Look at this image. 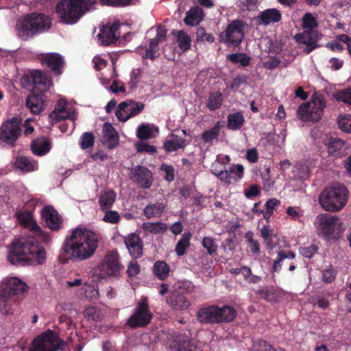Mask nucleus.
Listing matches in <instances>:
<instances>
[{"instance_id":"nucleus-16","label":"nucleus","mask_w":351,"mask_h":351,"mask_svg":"<svg viewBox=\"0 0 351 351\" xmlns=\"http://www.w3.org/2000/svg\"><path fill=\"white\" fill-rule=\"evenodd\" d=\"M40 64L44 69L49 70L56 75H60L63 72L64 60L58 53H47L39 57Z\"/></svg>"},{"instance_id":"nucleus-10","label":"nucleus","mask_w":351,"mask_h":351,"mask_svg":"<svg viewBox=\"0 0 351 351\" xmlns=\"http://www.w3.org/2000/svg\"><path fill=\"white\" fill-rule=\"evenodd\" d=\"M21 120L12 117L3 122L0 127V145L13 147L21 134Z\"/></svg>"},{"instance_id":"nucleus-49","label":"nucleus","mask_w":351,"mask_h":351,"mask_svg":"<svg viewBox=\"0 0 351 351\" xmlns=\"http://www.w3.org/2000/svg\"><path fill=\"white\" fill-rule=\"evenodd\" d=\"M253 237L254 234L252 231H248L245 234V238L247 243V247L253 254H259L261 253L260 243L257 240L254 239Z\"/></svg>"},{"instance_id":"nucleus-20","label":"nucleus","mask_w":351,"mask_h":351,"mask_svg":"<svg viewBox=\"0 0 351 351\" xmlns=\"http://www.w3.org/2000/svg\"><path fill=\"white\" fill-rule=\"evenodd\" d=\"M46 226L51 231H59L63 227V219L52 206H45L41 211Z\"/></svg>"},{"instance_id":"nucleus-12","label":"nucleus","mask_w":351,"mask_h":351,"mask_svg":"<svg viewBox=\"0 0 351 351\" xmlns=\"http://www.w3.org/2000/svg\"><path fill=\"white\" fill-rule=\"evenodd\" d=\"M21 84L25 88H32L34 91L45 93L49 90L52 81L40 70H32L23 75Z\"/></svg>"},{"instance_id":"nucleus-53","label":"nucleus","mask_w":351,"mask_h":351,"mask_svg":"<svg viewBox=\"0 0 351 351\" xmlns=\"http://www.w3.org/2000/svg\"><path fill=\"white\" fill-rule=\"evenodd\" d=\"M105 213V215L104 216L103 221L106 223H110L112 224H115L119 222L120 221V215L116 210H104Z\"/></svg>"},{"instance_id":"nucleus-61","label":"nucleus","mask_w":351,"mask_h":351,"mask_svg":"<svg viewBox=\"0 0 351 351\" xmlns=\"http://www.w3.org/2000/svg\"><path fill=\"white\" fill-rule=\"evenodd\" d=\"M136 149L138 152H146L153 154L156 152V148L146 143H139L136 145Z\"/></svg>"},{"instance_id":"nucleus-2","label":"nucleus","mask_w":351,"mask_h":351,"mask_svg":"<svg viewBox=\"0 0 351 351\" xmlns=\"http://www.w3.org/2000/svg\"><path fill=\"white\" fill-rule=\"evenodd\" d=\"M8 260L14 265H42L46 260V252L34 238L18 239L13 242Z\"/></svg>"},{"instance_id":"nucleus-32","label":"nucleus","mask_w":351,"mask_h":351,"mask_svg":"<svg viewBox=\"0 0 351 351\" xmlns=\"http://www.w3.org/2000/svg\"><path fill=\"white\" fill-rule=\"evenodd\" d=\"M258 18L261 19V23L269 25L271 23L279 22L282 19V15L278 10L271 8L261 12Z\"/></svg>"},{"instance_id":"nucleus-60","label":"nucleus","mask_w":351,"mask_h":351,"mask_svg":"<svg viewBox=\"0 0 351 351\" xmlns=\"http://www.w3.org/2000/svg\"><path fill=\"white\" fill-rule=\"evenodd\" d=\"M176 351H197L195 344L190 340L179 342Z\"/></svg>"},{"instance_id":"nucleus-29","label":"nucleus","mask_w":351,"mask_h":351,"mask_svg":"<svg viewBox=\"0 0 351 351\" xmlns=\"http://www.w3.org/2000/svg\"><path fill=\"white\" fill-rule=\"evenodd\" d=\"M51 145L49 140L45 137L37 138L31 144V149L36 156H44L51 149Z\"/></svg>"},{"instance_id":"nucleus-3","label":"nucleus","mask_w":351,"mask_h":351,"mask_svg":"<svg viewBox=\"0 0 351 351\" xmlns=\"http://www.w3.org/2000/svg\"><path fill=\"white\" fill-rule=\"evenodd\" d=\"M27 285L16 277L5 279L0 284V312L4 315L12 314L13 306L27 290Z\"/></svg>"},{"instance_id":"nucleus-17","label":"nucleus","mask_w":351,"mask_h":351,"mask_svg":"<svg viewBox=\"0 0 351 351\" xmlns=\"http://www.w3.org/2000/svg\"><path fill=\"white\" fill-rule=\"evenodd\" d=\"M322 38V34L318 30H304L303 32L295 35L294 39L299 45L306 47L305 51L309 53L319 47L317 42Z\"/></svg>"},{"instance_id":"nucleus-42","label":"nucleus","mask_w":351,"mask_h":351,"mask_svg":"<svg viewBox=\"0 0 351 351\" xmlns=\"http://www.w3.org/2000/svg\"><path fill=\"white\" fill-rule=\"evenodd\" d=\"M143 229L152 234H162L167 230V226L165 223L162 222L143 223L142 226Z\"/></svg>"},{"instance_id":"nucleus-57","label":"nucleus","mask_w":351,"mask_h":351,"mask_svg":"<svg viewBox=\"0 0 351 351\" xmlns=\"http://www.w3.org/2000/svg\"><path fill=\"white\" fill-rule=\"evenodd\" d=\"M338 125L341 130L351 133V114H346L339 119Z\"/></svg>"},{"instance_id":"nucleus-30","label":"nucleus","mask_w":351,"mask_h":351,"mask_svg":"<svg viewBox=\"0 0 351 351\" xmlns=\"http://www.w3.org/2000/svg\"><path fill=\"white\" fill-rule=\"evenodd\" d=\"M117 198V194L113 190H108L101 193L98 203L101 211L112 208Z\"/></svg>"},{"instance_id":"nucleus-21","label":"nucleus","mask_w":351,"mask_h":351,"mask_svg":"<svg viewBox=\"0 0 351 351\" xmlns=\"http://www.w3.org/2000/svg\"><path fill=\"white\" fill-rule=\"evenodd\" d=\"M167 304L174 311H185L191 305V301L180 291H172L166 297Z\"/></svg>"},{"instance_id":"nucleus-19","label":"nucleus","mask_w":351,"mask_h":351,"mask_svg":"<svg viewBox=\"0 0 351 351\" xmlns=\"http://www.w3.org/2000/svg\"><path fill=\"white\" fill-rule=\"evenodd\" d=\"M122 265L119 261V254L117 250L109 252L104 257L101 265V271L104 275L117 276L119 274Z\"/></svg>"},{"instance_id":"nucleus-11","label":"nucleus","mask_w":351,"mask_h":351,"mask_svg":"<svg viewBox=\"0 0 351 351\" xmlns=\"http://www.w3.org/2000/svg\"><path fill=\"white\" fill-rule=\"evenodd\" d=\"M64 346L65 342L53 330L49 329L34 339L29 351H59Z\"/></svg>"},{"instance_id":"nucleus-37","label":"nucleus","mask_w":351,"mask_h":351,"mask_svg":"<svg viewBox=\"0 0 351 351\" xmlns=\"http://www.w3.org/2000/svg\"><path fill=\"white\" fill-rule=\"evenodd\" d=\"M165 208V206L162 203L150 204L144 208L143 214L147 219L160 217Z\"/></svg>"},{"instance_id":"nucleus-58","label":"nucleus","mask_w":351,"mask_h":351,"mask_svg":"<svg viewBox=\"0 0 351 351\" xmlns=\"http://www.w3.org/2000/svg\"><path fill=\"white\" fill-rule=\"evenodd\" d=\"M196 34L198 41H207L210 43L215 41V37L211 34L207 33L204 27H199Z\"/></svg>"},{"instance_id":"nucleus-47","label":"nucleus","mask_w":351,"mask_h":351,"mask_svg":"<svg viewBox=\"0 0 351 351\" xmlns=\"http://www.w3.org/2000/svg\"><path fill=\"white\" fill-rule=\"evenodd\" d=\"M80 147L82 149H87L91 148L95 144V136L90 132H84L80 138Z\"/></svg>"},{"instance_id":"nucleus-9","label":"nucleus","mask_w":351,"mask_h":351,"mask_svg":"<svg viewBox=\"0 0 351 351\" xmlns=\"http://www.w3.org/2000/svg\"><path fill=\"white\" fill-rule=\"evenodd\" d=\"M153 317L147 298L142 297L128 319L126 325L131 328H144L151 323Z\"/></svg>"},{"instance_id":"nucleus-40","label":"nucleus","mask_w":351,"mask_h":351,"mask_svg":"<svg viewBox=\"0 0 351 351\" xmlns=\"http://www.w3.org/2000/svg\"><path fill=\"white\" fill-rule=\"evenodd\" d=\"M173 34L176 35V32ZM177 42L180 49L183 51H186L191 48V39L190 36L183 30H179L176 32Z\"/></svg>"},{"instance_id":"nucleus-8","label":"nucleus","mask_w":351,"mask_h":351,"mask_svg":"<svg viewBox=\"0 0 351 351\" xmlns=\"http://www.w3.org/2000/svg\"><path fill=\"white\" fill-rule=\"evenodd\" d=\"M326 102L322 95L313 94L312 100L304 103L298 109V117L304 121H318L323 115Z\"/></svg>"},{"instance_id":"nucleus-59","label":"nucleus","mask_w":351,"mask_h":351,"mask_svg":"<svg viewBox=\"0 0 351 351\" xmlns=\"http://www.w3.org/2000/svg\"><path fill=\"white\" fill-rule=\"evenodd\" d=\"M102 5L112 7H124L132 3V0H99Z\"/></svg>"},{"instance_id":"nucleus-22","label":"nucleus","mask_w":351,"mask_h":351,"mask_svg":"<svg viewBox=\"0 0 351 351\" xmlns=\"http://www.w3.org/2000/svg\"><path fill=\"white\" fill-rule=\"evenodd\" d=\"M295 256L291 250L279 251L276 259L274 261L273 271L279 272L283 265H289V270L293 271L296 268L295 263L293 261Z\"/></svg>"},{"instance_id":"nucleus-54","label":"nucleus","mask_w":351,"mask_h":351,"mask_svg":"<svg viewBox=\"0 0 351 351\" xmlns=\"http://www.w3.org/2000/svg\"><path fill=\"white\" fill-rule=\"evenodd\" d=\"M195 285L189 280H182L178 283V287L174 290L180 291L183 294L191 293L195 291Z\"/></svg>"},{"instance_id":"nucleus-6","label":"nucleus","mask_w":351,"mask_h":351,"mask_svg":"<svg viewBox=\"0 0 351 351\" xmlns=\"http://www.w3.org/2000/svg\"><path fill=\"white\" fill-rule=\"evenodd\" d=\"M348 195L349 191L344 185L336 184L323 190L319 195V202L325 210L337 212L346 206Z\"/></svg>"},{"instance_id":"nucleus-24","label":"nucleus","mask_w":351,"mask_h":351,"mask_svg":"<svg viewBox=\"0 0 351 351\" xmlns=\"http://www.w3.org/2000/svg\"><path fill=\"white\" fill-rule=\"evenodd\" d=\"M124 243L131 255L135 259L143 254V244L140 237L136 233H130L124 238Z\"/></svg>"},{"instance_id":"nucleus-45","label":"nucleus","mask_w":351,"mask_h":351,"mask_svg":"<svg viewBox=\"0 0 351 351\" xmlns=\"http://www.w3.org/2000/svg\"><path fill=\"white\" fill-rule=\"evenodd\" d=\"M84 316L88 322H97L101 319V310L97 306L87 307L84 311Z\"/></svg>"},{"instance_id":"nucleus-7","label":"nucleus","mask_w":351,"mask_h":351,"mask_svg":"<svg viewBox=\"0 0 351 351\" xmlns=\"http://www.w3.org/2000/svg\"><path fill=\"white\" fill-rule=\"evenodd\" d=\"M50 19L44 14L31 13L20 21L18 35L23 40L44 32L51 27Z\"/></svg>"},{"instance_id":"nucleus-62","label":"nucleus","mask_w":351,"mask_h":351,"mask_svg":"<svg viewBox=\"0 0 351 351\" xmlns=\"http://www.w3.org/2000/svg\"><path fill=\"white\" fill-rule=\"evenodd\" d=\"M140 272V266L136 261H132L129 264L127 269V274L129 277H134Z\"/></svg>"},{"instance_id":"nucleus-36","label":"nucleus","mask_w":351,"mask_h":351,"mask_svg":"<svg viewBox=\"0 0 351 351\" xmlns=\"http://www.w3.org/2000/svg\"><path fill=\"white\" fill-rule=\"evenodd\" d=\"M170 272L169 265L165 261H157L154 264L153 273L160 280L167 278Z\"/></svg>"},{"instance_id":"nucleus-44","label":"nucleus","mask_w":351,"mask_h":351,"mask_svg":"<svg viewBox=\"0 0 351 351\" xmlns=\"http://www.w3.org/2000/svg\"><path fill=\"white\" fill-rule=\"evenodd\" d=\"M227 59L233 63H239L242 66H247L250 64L252 60L246 53H234L228 54Z\"/></svg>"},{"instance_id":"nucleus-1","label":"nucleus","mask_w":351,"mask_h":351,"mask_svg":"<svg viewBox=\"0 0 351 351\" xmlns=\"http://www.w3.org/2000/svg\"><path fill=\"white\" fill-rule=\"evenodd\" d=\"M99 239L98 233L89 229L76 228L66 237L61 248L62 256L72 262L89 259L99 246Z\"/></svg>"},{"instance_id":"nucleus-51","label":"nucleus","mask_w":351,"mask_h":351,"mask_svg":"<svg viewBox=\"0 0 351 351\" xmlns=\"http://www.w3.org/2000/svg\"><path fill=\"white\" fill-rule=\"evenodd\" d=\"M160 42L153 38L150 40L149 47L146 49L145 53L143 55V59L155 60V53L159 49L158 43Z\"/></svg>"},{"instance_id":"nucleus-34","label":"nucleus","mask_w":351,"mask_h":351,"mask_svg":"<svg viewBox=\"0 0 351 351\" xmlns=\"http://www.w3.org/2000/svg\"><path fill=\"white\" fill-rule=\"evenodd\" d=\"M203 11L199 6L191 8L187 12L184 19L186 25L195 26L202 20Z\"/></svg>"},{"instance_id":"nucleus-50","label":"nucleus","mask_w":351,"mask_h":351,"mask_svg":"<svg viewBox=\"0 0 351 351\" xmlns=\"http://www.w3.org/2000/svg\"><path fill=\"white\" fill-rule=\"evenodd\" d=\"M333 98L337 101H341L351 106V88H347L336 92Z\"/></svg>"},{"instance_id":"nucleus-13","label":"nucleus","mask_w":351,"mask_h":351,"mask_svg":"<svg viewBox=\"0 0 351 351\" xmlns=\"http://www.w3.org/2000/svg\"><path fill=\"white\" fill-rule=\"evenodd\" d=\"M317 223L319 231L326 239L335 237L342 229V223L337 215L328 213L320 215L317 217Z\"/></svg>"},{"instance_id":"nucleus-25","label":"nucleus","mask_w":351,"mask_h":351,"mask_svg":"<svg viewBox=\"0 0 351 351\" xmlns=\"http://www.w3.org/2000/svg\"><path fill=\"white\" fill-rule=\"evenodd\" d=\"M102 132V143L108 149H112L119 145V134L111 123H105L103 125Z\"/></svg>"},{"instance_id":"nucleus-23","label":"nucleus","mask_w":351,"mask_h":351,"mask_svg":"<svg viewBox=\"0 0 351 351\" xmlns=\"http://www.w3.org/2000/svg\"><path fill=\"white\" fill-rule=\"evenodd\" d=\"M119 28L120 25L118 23L104 26L98 34L99 40L106 46L116 42L120 35Z\"/></svg>"},{"instance_id":"nucleus-14","label":"nucleus","mask_w":351,"mask_h":351,"mask_svg":"<svg viewBox=\"0 0 351 351\" xmlns=\"http://www.w3.org/2000/svg\"><path fill=\"white\" fill-rule=\"evenodd\" d=\"M245 23L242 20H234L227 27L223 41L229 46L237 47L244 37Z\"/></svg>"},{"instance_id":"nucleus-38","label":"nucleus","mask_w":351,"mask_h":351,"mask_svg":"<svg viewBox=\"0 0 351 351\" xmlns=\"http://www.w3.org/2000/svg\"><path fill=\"white\" fill-rule=\"evenodd\" d=\"M227 118V127L232 130H239L245 122L244 117L240 112L230 114Z\"/></svg>"},{"instance_id":"nucleus-31","label":"nucleus","mask_w":351,"mask_h":351,"mask_svg":"<svg viewBox=\"0 0 351 351\" xmlns=\"http://www.w3.org/2000/svg\"><path fill=\"white\" fill-rule=\"evenodd\" d=\"M186 145V140L184 138L172 134L171 138L165 142L164 148L167 152H172L184 148Z\"/></svg>"},{"instance_id":"nucleus-46","label":"nucleus","mask_w":351,"mask_h":351,"mask_svg":"<svg viewBox=\"0 0 351 351\" xmlns=\"http://www.w3.org/2000/svg\"><path fill=\"white\" fill-rule=\"evenodd\" d=\"M221 123L217 121L215 126L208 130L204 131L202 134V138L205 143H210L217 138L220 131Z\"/></svg>"},{"instance_id":"nucleus-33","label":"nucleus","mask_w":351,"mask_h":351,"mask_svg":"<svg viewBox=\"0 0 351 351\" xmlns=\"http://www.w3.org/2000/svg\"><path fill=\"white\" fill-rule=\"evenodd\" d=\"M16 218L19 223L25 227H29L33 230L37 231L40 230V227L36 224L33 218L31 211L24 210L16 213Z\"/></svg>"},{"instance_id":"nucleus-35","label":"nucleus","mask_w":351,"mask_h":351,"mask_svg":"<svg viewBox=\"0 0 351 351\" xmlns=\"http://www.w3.org/2000/svg\"><path fill=\"white\" fill-rule=\"evenodd\" d=\"M14 166L23 171L30 172L37 169L38 164L27 156H19L15 159Z\"/></svg>"},{"instance_id":"nucleus-52","label":"nucleus","mask_w":351,"mask_h":351,"mask_svg":"<svg viewBox=\"0 0 351 351\" xmlns=\"http://www.w3.org/2000/svg\"><path fill=\"white\" fill-rule=\"evenodd\" d=\"M202 244L206 249L209 255L213 256L217 253V245L215 243L214 238L205 237L202 239Z\"/></svg>"},{"instance_id":"nucleus-18","label":"nucleus","mask_w":351,"mask_h":351,"mask_svg":"<svg viewBox=\"0 0 351 351\" xmlns=\"http://www.w3.org/2000/svg\"><path fill=\"white\" fill-rule=\"evenodd\" d=\"M130 179L142 189H149L153 183V175L146 167L137 165L130 171Z\"/></svg>"},{"instance_id":"nucleus-39","label":"nucleus","mask_w":351,"mask_h":351,"mask_svg":"<svg viewBox=\"0 0 351 351\" xmlns=\"http://www.w3.org/2000/svg\"><path fill=\"white\" fill-rule=\"evenodd\" d=\"M223 95L220 92H212L208 97L206 106L210 111H215L221 107Z\"/></svg>"},{"instance_id":"nucleus-55","label":"nucleus","mask_w":351,"mask_h":351,"mask_svg":"<svg viewBox=\"0 0 351 351\" xmlns=\"http://www.w3.org/2000/svg\"><path fill=\"white\" fill-rule=\"evenodd\" d=\"M152 131L148 125H141L136 132L137 137L141 140H148L152 138Z\"/></svg>"},{"instance_id":"nucleus-27","label":"nucleus","mask_w":351,"mask_h":351,"mask_svg":"<svg viewBox=\"0 0 351 351\" xmlns=\"http://www.w3.org/2000/svg\"><path fill=\"white\" fill-rule=\"evenodd\" d=\"M66 101L63 99L58 100L54 110L49 114V118L51 121L58 122L61 120L69 119L71 112L66 108Z\"/></svg>"},{"instance_id":"nucleus-5","label":"nucleus","mask_w":351,"mask_h":351,"mask_svg":"<svg viewBox=\"0 0 351 351\" xmlns=\"http://www.w3.org/2000/svg\"><path fill=\"white\" fill-rule=\"evenodd\" d=\"M237 315V311L229 305L219 306L208 305L199 308L197 312V320L204 324L230 323Z\"/></svg>"},{"instance_id":"nucleus-28","label":"nucleus","mask_w":351,"mask_h":351,"mask_svg":"<svg viewBox=\"0 0 351 351\" xmlns=\"http://www.w3.org/2000/svg\"><path fill=\"white\" fill-rule=\"evenodd\" d=\"M260 232L267 248L272 250L277 245L278 241L275 230L269 225H264Z\"/></svg>"},{"instance_id":"nucleus-63","label":"nucleus","mask_w":351,"mask_h":351,"mask_svg":"<svg viewBox=\"0 0 351 351\" xmlns=\"http://www.w3.org/2000/svg\"><path fill=\"white\" fill-rule=\"evenodd\" d=\"M161 169L165 171V179L168 182H171L174 180V168L171 165H162Z\"/></svg>"},{"instance_id":"nucleus-41","label":"nucleus","mask_w":351,"mask_h":351,"mask_svg":"<svg viewBox=\"0 0 351 351\" xmlns=\"http://www.w3.org/2000/svg\"><path fill=\"white\" fill-rule=\"evenodd\" d=\"M191 238V234L190 232H185L182 235L181 239L178 241L175 247V251L178 256L185 254L186 248L190 245Z\"/></svg>"},{"instance_id":"nucleus-48","label":"nucleus","mask_w":351,"mask_h":351,"mask_svg":"<svg viewBox=\"0 0 351 351\" xmlns=\"http://www.w3.org/2000/svg\"><path fill=\"white\" fill-rule=\"evenodd\" d=\"M327 145L328 152L330 155H336L341 150L343 145L344 141L338 138H330Z\"/></svg>"},{"instance_id":"nucleus-64","label":"nucleus","mask_w":351,"mask_h":351,"mask_svg":"<svg viewBox=\"0 0 351 351\" xmlns=\"http://www.w3.org/2000/svg\"><path fill=\"white\" fill-rule=\"evenodd\" d=\"M255 292L261 297V298L264 299L266 301L272 302L275 300L274 293L267 289H258Z\"/></svg>"},{"instance_id":"nucleus-56","label":"nucleus","mask_w":351,"mask_h":351,"mask_svg":"<svg viewBox=\"0 0 351 351\" xmlns=\"http://www.w3.org/2000/svg\"><path fill=\"white\" fill-rule=\"evenodd\" d=\"M228 171H231L232 181L237 182L243 176L244 168L241 165H236L229 167Z\"/></svg>"},{"instance_id":"nucleus-43","label":"nucleus","mask_w":351,"mask_h":351,"mask_svg":"<svg viewBox=\"0 0 351 351\" xmlns=\"http://www.w3.org/2000/svg\"><path fill=\"white\" fill-rule=\"evenodd\" d=\"M319 23L316 18L310 12H306L302 18V27L304 30H316Z\"/></svg>"},{"instance_id":"nucleus-4","label":"nucleus","mask_w":351,"mask_h":351,"mask_svg":"<svg viewBox=\"0 0 351 351\" xmlns=\"http://www.w3.org/2000/svg\"><path fill=\"white\" fill-rule=\"evenodd\" d=\"M96 3V0H61L56 4V12L60 23L73 25Z\"/></svg>"},{"instance_id":"nucleus-15","label":"nucleus","mask_w":351,"mask_h":351,"mask_svg":"<svg viewBox=\"0 0 351 351\" xmlns=\"http://www.w3.org/2000/svg\"><path fill=\"white\" fill-rule=\"evenodd\" d=\"M144 107L145 105L142 103L128 99L119 104L115 115L119 121L125 122L131 117L139 114Z\"/></svg>"},{"instance_id":"nucleus-26","label":"nucleus","mask_w":351,"mask_h":351,"mask_svg":"<svg viewBox=\"0 0 351 351\" xmlns=\"http://www.w3.org/2000/svg\"><path fill=\"white\" fill-rule=\"evenodd\" d=\"M43 93H33L26 98L25 105L34 114H40L44 109Z\"/></svg>"}]
</instances>
